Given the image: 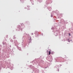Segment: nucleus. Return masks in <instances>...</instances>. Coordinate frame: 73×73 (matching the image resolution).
Masks as SVG:
<instances>
[{
    "label": "nucleus",
    "mask_w": 73,
    "mask_h": 73,
    "mask_svg": "<svg viewBox=\"0 0 73 73\" xmlns=\"http://www.w3.org/2000/svg\"><path fill=\"white\" fill-rule=\"evenodd\" d=\"M49 53H48V54H49V55H50V53H51V52H50V51H49Z\"/></svg>",
    "instance_id": "f257e3e1"
},
{
    "label": "nucleus",
    "mask_w": 73,
    "mask_h": 73,
    "mask_svg": "<svg viewBox=\"0 0 73 73\" xmlns=\"http://www.w3.org/2000/svg\"><path fill=\"white\" fill-rule=\"evenodd\" d=\"M69 36L70 35V34L69 33Z\"/></svg>",
    "instance_id": "f03ea898"
},
{
    "label": "nucleus",
    "mask_w": 73,
    "mask_h": 73,
    "mask_svg": "<svg viewBox=\"0 0 73 73\" xmlns=\"http://www.w3.org/2000/svg\"><path fill=\"white\" fill-rule=\"evenodd\" d=\"M47 52L48 53V51L47 50Z\"/></svg>",
    "instance_id": "7ed1b4c3"
}]
</instances>
